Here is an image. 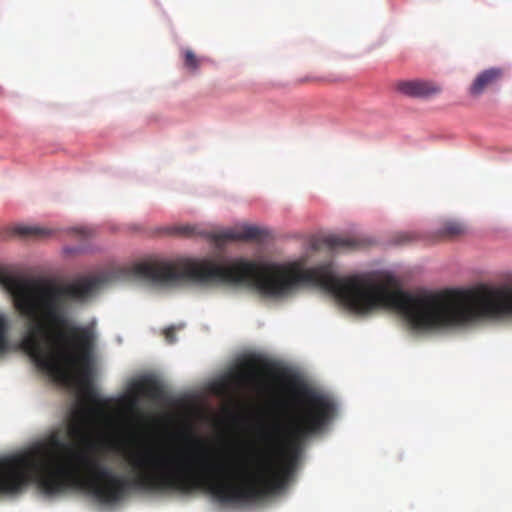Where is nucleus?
<instances>
[{"label":"nucleus","mask_w":512,"mask_h":512,"mask_svg":"<svg viewBox=\"0 0 512 512\" xmlns=\"http://www.w3.org/2000/svg\"><path fill=\"white\" fill-rule=\"evenodd\" d=\"M287 386L304 405L266 434L269 440L281 437L283 446H277L266 455L256 473H248L243 465L227 466L212 461L206 453L145 452L130 458L131 467L137 471L132 480L116 474V502L122 500L130 488L181 494L203 489L223 504L256 500L283 489L294 471L304 441L321 431L336 412L328 396L305 383L291 378Z\"/></svg>","instance_id":"f257e3e1"},{"label":"nucleus","mask_w":512,"mask_h":512,"mask_svg":"<svg viewBox=\"0 0 512 512\" xmlns=\"http://www.w3.org/2000/svg\"><path fill=\"white\" fill-rule=\"evenodd\" d=\"M118 277L105 273L66 285L15 277L4 281L15 309L28 321L22 349L54 381L76 384L83 400L92 405L75 414L68 425L70 438L88 450L96 446L90 416L110 426L118 410L115 400L101 397L92 384L95 330L70 322V303L88 299Z\"/></svg>","instance_id":"f03ea898"},{"label":"nucleus","mask_w":512,"mask_h":512,"mask_svg":"<svg viewBox=\"0 0 512 512\" xmlns=\"http://www.w3.org/2000/svg\"><path fill=\"white\" fill-rule=\"evenodd\" d=\"M130 274L157 284L190 281L198 284H241L253 287L266 298L290 296L301 285L320 287L343 305V277L333 262L304 268L300 262L266 264L224 256L201 259L181 258L135 264Z\"/></svg>","instance_id":"7ed1b4c3"},{"label":"nucleus","mask_w":512,"mask_h":512,"mask_svg":"<svg viewBox=\"0 0 512 512\" xmlns=\"http://www.w3.org/2000/svg\"><path fill=\"white\" fill-rule=\"evenodd\" d=\"M263 234L264 231L260 228L246 225L240 229L211 232L208 234V238L214 242L216 246L222 247L227 242L259 240L262 238Z\"/></svg>","instance_id":"20e7f679"},{"label":"nucleus","mask_w":512,"mask_h":512,"mask_svg":"<svg viewBox=\"0 0 512 512\" xmlns=\"http://www.w3.org/2000/svg\"><path fill=\"white\" fill-rule=\"evenodd\" d=\"M394 87L397 92L412 98H429L441 92L439 85L421 79L399 80Z\"/></svg>","instance_id":"39448f33"},{"label":"nucleus","mask_w":512,"mask_h":512,"mask_svg":"<svg viewBox=\"0 0 512 512\" xmlns=\"http://www.w3.org/2000/svg\"><path fill=\"white\" fill-rule=\"evenodd\" d=\"M504 77V69L492 67L481 71L469 87V93L473 97H479L484 92L496 87Z\"/></svg>","instance_id":"423d86ee"},{"label":"nucleus","mask_w":512,"mask_h":512,"mask_svg":"<svg viewBox=\"0 0 512 512\" xmlns=\"http://www.w3.org/2000/svg\"><path fill=\"white\" fill-rule=\"evenodd\" d=\"M363 241L354 237H346L339 235H327L317 239L313 243L316 250L328 249L330 251H350L361 247Z\"/></svg>","instance_id":"0eeeda50"},{"label":"nucleus","mask_w":512,"mask_h":512,"mask_svg":"<svg viewBox=\"0 0 512 512\" xmlns=\"http://www.w3.org/2000/svg\"><path fill=\"white\" fill-rule=\"evenodd\" d=\"M260 371L254 359L246 361L241 370L234 375V380L239 386H247L259 380Z\"/></svg>","instance_id":"6e6552de"},{"label":"nucleus","mask_w":512,"mask_h":512,"mask_svg":"<svg viewBox=\"0 0 512 512\" xmlns=\"http://www.w3.org/2000/svg\"><path fill=\"white\" fill-rule=\"evenodd\" d=\"M466 233L464 224L454 220L443 222L442 226L437 230L436 237L438 240L454 239Z\"/></svg>","instance_id":"1a4fd4ad"},{"label":"nucleus","mask_w":512,"mask_h":512,"mask_svg":"<svg viewBox=\"0 0 512 512\" xmlns=\"http://www.w3.org/2000/svg\"><path fill=\"white\" fill-rule=\"evenodd\" d=\"M14 232L20 236L35 239H42L50 234L45 228L28 225H18L14 228Z\"/></svg>","instance_id":"9d476101"},{"label":"nucleus","mask_w":512,"mask_h":512,"mask_svg":"<svg viewBox=\"0 0 512 512\" xmlns=\"http://www.w3.org/2000/svg\"><path fill=\"white\" fill-rule=\"evenodd\" d=\"M9 323L3 315H0V356L8 352L10 342L8 338Z\"/></svg>","instance_id":"9b49d317"},{"label":"nucleus","mask_w":512,"mask_h":512,"mask_svg":"<svg viewBox=\"0 0 512 512\" xmlns=\"http://www.w3.org/2000/svg\"><path fill=\"white\" fill-rule=\"evenodd\" d=\"M184 55V66L189 69L192 72H195L201 64V59H199L195 53L190 50L186 49L183 52Z\"/></svg>","instance_id":"f8f14e48"},{"label":"nucleus","mask_w":512,"mask_h":512,"mask_svg":"<svg viewBox=\"0 0 512 512\" xmlns=\"http://www.w3.org/2000/svg\"><path fill=\"white\" fill-rule=\"evenodd\" d=\"M142 391L149 396L159 397L162 390L158 383L154 381H147L141 385Z\"/></svg>","instance_id":"ddd939ff"},{"label":"nucleus","mask_w":512,"mask_h":512,"mask_svg":"<svg viewBox=\"0 0 512 512\" xmlns=\"http://www.w3.org/2000/svg\"><path fill=\"white\" fill-rule=\"evenodd\" d=\"M171 233L189 237L196 234V228L190 225L175 226L171 228Z\"/></svg>","instance_id":"4468645a"},{"label":"nucleus","mask_w":512,"mask_h":512,"mask_svg":"<svg viewBox=\"0 0 512 512\" xmlns=\"http://www.w3.org/2000/svg\"><path fill=\"white\" fill-rule=\"evenodd\" d=\"M164 336L166 341L169 344H173L176 342V335H175V328L174 327H168L164 330Z\"/></svg>","instance_id":"2eb2a0df"},{"label":"nucleus","mask_w":512,"mask_h":512,"mask_svg":"<svg viewBox=\"0 0 512 512\" xmlns=\"http://www.w3.org/2000/svg\"><path fill=\"white\" fill-rule=\"evenodd\" d=\"M193 442L197 445H199L200 447H203L204 445V441L200 438H197V437H193L192 438Z\"/></svg>","instance_id":"dca6fc26"},{"label":"nucleus","mask_w":512,"mask_h":512,"mask_svg":"<svg viewBox=\"0 0 512 512\" xmlns=\"http://www.w3.org/2000/svg\"><path fill=\"white\" fill-rule=\"evenodd\" d=\"M129 408L130 409H135L136 408V400L135 399L129 400Z\"/></svg>","instance_id":"f3484780"},{"label":"nucleus","mask_w":512,"mask_h":512,"mask_svg":"<svg viewBox=\"0 0 512 512\" xmlns=\"http://www.w3.org/2000/svg\"><path fill=\"white\" fill-rule=\"evenodd\" d=\"M403 239L400 241V242H406V241H409L410 240V236L409 235H403L401 236Z\"/></svg>","instance_id":"a211bd4d"}]
</instances>
